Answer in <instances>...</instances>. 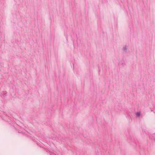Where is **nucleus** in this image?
<instances>
[{
  "mask_svg": "<svg viewBox=\"0 0 155 155\" xmlns=\"http://www.w3.org/2000/svg\"><path fill=\"white\" fill-rule=\"evenodd\" d=\"M127 48V47H125L123 48V49L124 50H126Z\"/></svg>",
  "mask_w": 155,
  "mask_h": 155,
  "instance_id": "obj_2",
  "label": "nucleus"
},
{
  "mask_svg": "<svg viewBox=\"0 0 155 155\" xmlns=\"http://www.w3.org/2000/svg\"><path fill=\"white\" fill-rule=\"evenodd\" d=\"M140 112H139L136 113V114L137 117H140Z\"/></svg>",
  "mask_w": 155,
  "mask_h": 155,
  "instance_id": "obj_1",
  "label": "nucleus"
}]
</instances>
